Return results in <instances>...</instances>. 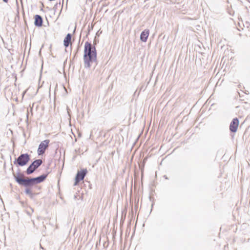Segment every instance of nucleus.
<instances>
[{"mask_svg": "<svg viewBox=\"0 0 250 250\" xmlns=\"http://www.w3.org/2000/svg\"><path fill=\"white\" fill-rule=\"evenodd\" d=\"M97 53L94 47L86 42L84 44L83 60L85 67H90L91 63L96 60Z\"/></svg>", "mask_w": 250, "mask_h": 250, "instance_id": "nucleus-1", "label": "nucleus"}, {"mask_svg": "<svg viewBox=\"0 0 250 250\" xmlns=\"http://www.w3.org/2000/svg\"><path fill=\"white\" fill-rule=\"evenodd\" d=\"M16 181L21 185L24 186H31L33 185L32 178L29 179L28 178L25 179L23 178V175H20L15 177Z\"/></svg>", "mask_w": 250, "mask_h": 250, "instance_id": "nucleus-2", "label": "nucleus"}, {"mask_svg": "<svg viewBox=\"0 0 250 250\" xmlns=\"http://www.w3.org/2000/svg\"><path fill=\"white\" fill-rule=\"evenodd\" d=\"M50 140L46 139L43 140L40 144L37 149V153L39 155H42L45 153V150L48 148Z\"/></svg>", "mask_w": 250, "mask_h": 250, "instance_id": "nucleus-3", "label": "nucleus"}, {"mask_svg": "<svg viewBox=\"0 0 250 250\" xmlns=\"http://www.w3.org/2000/svg\"><path fill=\"white\" fill-rule=\"evenodd\" d=\"M42 160L38 159L34 161L32 164L27 168L26 173L27 174L32 173L41 164H42Z\"/></svg>", "mask_w": 250, "mask_h": 250, "instance_id": "nucleus-4", "label": "nucleus"}, {"mask_svg": "<svg viewBox=\"0 0 250 250\" xmlns=\"http://www.w3.org/2000/svg\"><path fill=\"white\" fill-rule=\"evenodd\" d=\"M29 160L30 157L28 154H23L18 158L16 162L19 166H23L27 164Z\"/></svg>", "mask_w": 250, "mask_h": 250, "instance_id": "nucleus-5", "label": "nucleus"}, {"mask_svg": "<svg viewBox=\"0 0 250 250\" xmlns=\"http://www.w3.org/2000/svg\"><path fill=\"white\" fill-rule=\"evenodd\" d=\"M86 173L87 170L86 169L78 171L75 177L74 185H77L81 181H82Z\"/></svg>", "mask_w": 250, "mask_h": 250, "instance_id": "nucleus-6", "label": "nucleus"}, {"mask_svg": "<svg viewBox=\"0 0 250 250\" xmlns=\"http://www.w3.org/2000/svg\"><path fill=\"white\" fill-rule=\"evenodd\" d=\"M239 125V121L237 118H234L231 122L229 126V129L231 132H235Z\"/></svg>", "mask_w": 250, "mask_h": 250, "instance_id": "nucleus-7", "label": "nucleus"}, {"mask_svg": "<svg viewBox=\"0 0 250 250\" xmlns=\"http://www.w3.org/2000/svg\"><path fill=\"white\" fill-rule=\"evenodd\" d=\"M35 19V25L38 27H41L42 24V19L41 16L38 15H36L34 17Z\"/></svg>", "mask_w": 250, "mask_h": 250, "instance_id": "nucleus-8", "label": "nucleus"}, {"mask_svg": "<svg viewBox=\"0 0 250 250\" xmlns=\"http://www.w3.org/2000/svg\"><path fill=\"white\" fill-rule=\"evenodd\" d=\"M149 32L148 30H145L141 33L140 39L142 42H146L147 41L149 36Z\"/></svg>", "mask_w": 250, "mask_h": 250, "instance_id": "nucleus-9", "label": "nucleus"}, {"mask_svg": "<svg viewBox=\"0 0 250 250\" xmlns=\"http://www.w3.org/2000/svg\"><path fill=\"white\" fill-rule=\"evenodd\" d=\"M46 177L47 175H42L38 177L32 178L33 184L40 183L43 181Z\"/></svg>", "mask_w": 250, "mask_h": 250, "instance_id": "nucleus-10", "label": "nucleus"}, {"mask_svg": "<svg viewBox=\"0 0 250 250\" xmlns=\"http://www.w3.org/2000/svg\"><path fill=\"white\" fill-rule=\"evenodd\" d=\"M70 44H71V35L68 33L63 40V44L65 47H67Z\"/></svg>", "mask_w": 250, "mask_h": 250, "instance_id": "nucleus-11", "label": "nucleus"}, {"mask_svg": "<svg viewBox=\"0 0 250 250\" xmlns=\"http://www.w3.org/2000/svg\"><path fill=\"white\" fill-rule=\"evenodd\" d=\"M25 192L27 194H31L32 193L31 189L29 188H27L25 189Z\"/></svg>", "mask_w": 250, "mask_h": 250, "instance_id": "nucleus-12", "label": "nucleus"}, {"mask_svg": "<svg viewBox=\"0 0 250 250\" xmlns=\"http://www.w3.org/2000/svg\"><path fill=\"white\" fill-rule=\"evenodd\" d=\"M5 2H7L8 0H2Z\"/></svg>", "mask_w": 250, "mask_h": 250, "instance_id": "nucleus-13", "label": "nucleus"}]
</instances>
